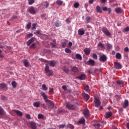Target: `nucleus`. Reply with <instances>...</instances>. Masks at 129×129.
Returning <instances> with one entry per match:
<instances>
[{
    "instance_id": "30",
    "label": "nucleus",
    "mask_w": 129,
    "mask_h": 129,
    "mask_svg": "<svg viewBox=\"0 0 129 129\" xmlns=\"http://www.w3.org/2000/svg\"><path fill=\"white\" fill-rule=\"evenodd\" d=\"M84 90L86 92H90V89H89V86L88 85H85L84 86Z\"/></svg>"
},
{
    "instance_id": "62",
    "label": "nucleus",
    "mask_w": 129,
    "mask_h": 129,
    "mask_svg": "<svg viewBox=\"0 0 129 129\" xmlns=\"http://www.w3.org/2000/svg\"><path fill=\"white\" fill-rule=\"evenodd\" d=\"M54 26H55V27H59L60 26V25H59V23H58V22H56L54 24Z\"/></svg>"
},
{
    "instance_id": "64",
    "label": "nucleus",
    "mask_w": 129,
    "mask_h": 129,
    "mask_svg": "<svg viewBox=\"0 0 129 129\" xmlns=\"http://www.w3.org/2000/svg\"><path fill=\"white\" fill-rule=\"evenodd\" d=\"M69 47H71L72 46V42H69L68 44Z\"/></svg>"
},
{
    "instance_id": "52",
    "label": "nucleus",
    "mask_w": 129,
    "mask_h": 129,
    "mask_svg": "<svg viewBox=\"0 0 129 129\" xmlns=\"http://www.w3.org/2000/svg\"><path fill=\"white\" fill-rule=\"evenodd\" d=\"M66 22L67 24H70L71 23V21H70V19L69 18H67L66 20Z\"/></svg>"
},
{
    "instance_id": "18",
    "label": "nucleus",
    "mask_w": 129,
    "mask_h": 129,
    "mask_svg": "<svg viewBox=\"0 0 129 129\" xmlns=\"http://www.w3.org/2000/svg\"><path fill=\"white\" fill-rule=\"evenodd\" d=\"M30 127L32 129H37V125L34 122H30Z\"/></svg>"
},
{
    "instance_id": "50",
    "label": "nucleus",
    "mask_w": 129,
    "mask_h": 129,
    "mask_svg": "<svg viewBox=\"0 0 129 129\" xmlns=\"http://www.w3.org/2000/svg\"><path fill=\"white\" fill-rule=\"evenodd\" d=\"M65 124H60L58 126L59 128H64L65 127Z\"/></svg>"
},
{
    "instance_id": "12",
    "label": "nucleus",
    "mask_w": 129,
    "mask_h": 129,
    "mask_svg": "<svg viewBox=\"0 0 129 129\" xmlns=\"http://www.w3.org/2000/svg\"><path fill=\"white\" fill-rule=\"evenodd\" d=\"M88 65H90V66H94L95 65V61L93 59H89L88 61Z\"/></svg>"
},
{
    "instance_id": "19",
    "label": "nucleus",
    "mask_w": 129,
    "mask_h": 129,
    "mask_svg": "<svg viewBox=\"0 0 129 129\" xmlns=\"http://www.w3.org/2000/svg\"><path fill=\"white\" fill-rule=\"evenodd\" d=\"M112 115V112H107L105 115V118H109L110 116Z\"/></svg>"
},
{
    "instance_id": "6",
    "label": "nucleus",
    "mask_w": 129,
    "mask_h": 129,
    "mask_svg": "<svg viewBox=\"0 0 129 129\" xmlns=\"http://www.w3.org/2000/svg\"><path fill=\"white\" fill-rule=\"evenodd\" d=\"M114 65L115 68H116L117 70H119L122 68V66L119 62H115L114 63Z\"/></svg>"
},
{
    "instance_id": "9",
    "label": "nucleus",
    "mask_w": 129,
    "mask_h": 129,
    "mask_svg": "<svg viewBox=\"0 0 129 129\" xmlns=\"http://www.w3.org/2000/svg\"><path fill=\"white\" fill-rule=\"evenodd\" d=\"M35 40H36V38H35L34 37H32L30 39H29L27 41V46H30V45H31L32 43H33V42H35Z\"/></svg>"
},
{
    "instance_id": "13",
    "label": "nucleus",
    "mask_w": 129,
    "mask_h": 129,
    "mask_svg": "<svg viewBox=\"0 0 129 129\" xmlns=\"http://www.w3.org/2000/svg\"><path fill=\"white\" fill-rule=\"evenodd\" d=\"M83 114H84V116H85V117H88V116H89V110H88L87 109L84 110Z\"/></svg>"
},
{
    "instance_id": "29",
    "label": "nucleus",
    "mask_w": 129,
    "mask_h": 129,
    "mask_svg": "<svg viewBox=\"0 0 129 129\" xmlns=\"http://www.w3.org/2000/svg\"><path fill=\"white\" fill-rule=\"evenodd\" d=\"M115 11L116 14H121V9H120V8H115Z\"/></svg>"
},
{
    "instance_id": "26",
    "label": "nucleus",
    "mask_w": 129,
    "mask_h": 129,
    "mask_svg": "<svg viewBox=\"0 0 129 129\" xmlns=\"http://www.w3.org/2000/svg\"><path fill=\"white\" fill-rule=\"evenodd\" d=\"M115 58L116 59L120 60V59H121V54H120L119 52H117L115 55Z\"/></svg>"
},
{
    "instance_id": "41",
    "label": "nucleus",
    "mask_w": 129,
    "mask_h": 129,
    "mask_svg": "<svg viewBox=\"0 0 129 129\" xmlns=\"http://www.w3.org/2000/svg\"><path fill=\"white\" fill-rule=\"evenodd\" d=\"M93 126L95 127V128H99V126H100V124L99 123L94 124Z\"/></svg>"
},
{
    "instance_id": "27",
    "label": "nucleus",
    "mask_w": 129,
    "mask_h": 129,
    "mask_svg": "<svg viewBox=\"0 0 129 129\" xmlns=\"http://www.w3.org/2000/svg\"><path fill=\"white\" fill-rule=\"evenodd\" d=\"M96 10L97 11V13H99L100 14H101V13H102V10H101V8H100V7H99V6L96 7Z\"/></svg>"
},
{
    "instance_id": "22",
    "label": "nucleus",
    "mask_w": 129,
    "mask_h": 129,
    "mask_svg": "<svg viewBox=\"0 0 129 129\" xmlns=\"http://www.w3.org/2000/svg\"><path fill=\"white\" fill-rule=\"evenodd\" d=\"M23 63L24 66H25L26 67H29L30 66V62H29V61H28V60L27 59H24L23 60Z\"/></svg>"
},
{
    "instance_id": "49",
    "label": "nucleus",
    "mask_w": 129,
    "mask_h": 129,
    "mask_svg": "<svg viewBox=\"0 0 129 129\" xmlns=\"http://www.w3.org/2000/svg\"><path fill=\"white\" fill-rule=\"evenodd\" d=\"M31 37H33V34L32 33H30L29 34H27L26 36V38H31Z\"/></svg>"
},
{
    "instance_id": "48",
    "label": "nucleus",
    "mask_w": 129,
    "mask_h": 129,
    "mask_svg": "<svg viewBox=\"0 0 129 129\" xmlns=\"http://www.w3.org/2000/svg\"><path fill=\"white\" fill-rule=\"evenodd\" d=\"M63 71H64V72H65L66 73H69V69H68V68H64V69H63Z\"/></svg>"
},
{
    "instance_id": "15",
    "label": "nucleus",
    "mask_w": 129,
    "mask_h": 129,
    "mask_svg": "<svg viewBox=\"0 0 129 129\" xmlns=\"http://www.w3.org/2000/svg\"><path fill=\"white\" fill-rule=\"evenodd\" d=\"M91 51V49H90V48H86L84 49V52L85 55H89V54H90Z\"/></svg>"
},
{
    "instance_id": "46",
    "label": "nucleus",
    "mask_w": 129,
    "mask_h": 129,
    "mask_svg": "<svg viewBox=\"0 0 129 129\" xmlns=\"http://www.w3.org/2000/svg\"><path fill=\"white\" fill-rule=\"evenodd\" d=\"M28 1L29 5H33V4L35 3L34 0H28Z\"/></svg>"
},
{
    "instance_id": "7",
    "label": "nucleus",
    "mask_w": 129,
    "mask_h": 129,
    "mask_svg": "<svg viewBox=\"0 0 129 129\" xmlns=\"http://www.w3.org/2000/svg\"><path fill=\"white\" fill-rule=\"evenodd\" d=\"M82 96L86 101H88V100L90 98V96L86 93H83Z\"/></svg>"
},
{
    "instance_id": "60",
    "label": "nucleus",
    "mask_w": 129,
    "mask_h": 129,
    "mask_svg": "<svg viewBox=\"0 0 129 129\" xmlns=\"http://www.w3.org/2000/svg\"><path fill=\"white\" fill-rule=\"evenodd\" d=\"M62 88L64 90H67V87L66 85L62 86Z\"/></svg>"
},
{
    "instance_id": "36",
    "label": "nucleus",
    "mask_w": 129,
    "mask_h": 129,
    "mask_svg": "<svg viewBox=\"0 0 129 129\" xmlns=\"http://www.w3.org/2000/svg\"><path fill=\"white\" fill-rule=\"evenodd\" d=\"M65 52H66V53H67L68 54H71L72 51L69 48H66L65 49Z\"/></svg>"
},
{
    "instance_id": "2",
    "label": "nucleus",
    "mask_w": 129,
    "mask_h": 129,
    "mask_svg": "<svg viewBox=\"0 0 129 129\" xmlns=\"http://www.w3.org/2000/svg\"><path fill=\"white\" fill-rule=\"evenodd\" d=\"M45 72L47 74V76H51V75H53V72L50 71L49 65L48 64H46L45 66Z\"/></svg>"
},
{
    "instance_id": "39",
    "label": "nucleus",
    "mask_w": 129,
    "mask_h": 129,
    "mask_svg": "<svg viewBox=\"0 0 129 129\" xmlns=\"http://www.w3.org/2000/svg\"><path fill=\"white\" fill-rule=\"evenodd\" d=\"M3 114H5L4 109L0 107V115H2Z\"/></svg>"
},
{
    "instance_id": "33",
    "label": "nucleus",
    "mask_w": 129,
    "mask_h": 129,
    "mask_svg": "<svg viewBox=\"0 0 129 129\" xmlns=\"http://www.w3.org/2000/svg\"><path fill=\"white\" fill-rule=\"evenodd\" d=\"M50 66L51 67H54L55 65H56V61H51L49 63Z\"/></svg>"
},
{
    "instance_id": "35",
    "label": "nucleus",
    "mask_w": 129,
    "mask_h": 129,
    "mask_svg": "<svg viewBox=\"0 0 129 129\" xmlns=\"http://www.w3.org/2000/svg\"><path fill=\"white\" fill-rule=\"evenodd\" d=\"M78 123L82 124L85 123V119H84V118H83L78 121Z\"/></svg>"
},
{
    "instance_id": "45",
    "label": "nucleus",
    "mask_w": 129,
    "mask_h": 129,
    "mask_svg": "<svg viewBox=\"0 0 129 129\" xmlns=\"http://www.w3.org/2000/svg\"><path fill=\"white\" fill-rule=\"evenodd\" d=\"M128 31H129V27H127L125 28L123 30V33H125L126 32H128Z\"/></svg>"
},
{
    "instance_id": "44",
    "label": "nucleus",
    "mask_w": 129,
    "mask_h": 129,
    "mask_svg": "<svg viewBox=\"0 0 129 129\" xmlns=\"http://www.w3.org/2000/svg\"><path fill=\"white\" fill-rule=\"evenodd\" d=\"M74 8H75V9H77V8H78V7H79V3H75L74 5Z\"/></svg>"
},
{
    "instance_id": "5",
    "label": "nucleus",
    "mask_w": 129,
    "mask_h": 129,
    "mask_svg": "<svg viewBox=\"0 0 129 129\" xmlns=\"http://www.w3.org/2000/svg\"><path fill=\"white\" fill-rule=\"evenodd\" d=\"M102 31L103 32V33H104L106 36H107L108 37H109V36L111 35V34L110 33V32H109V31H108V29H107V28L104 27L102 28Z\"/></svg>"
},
{
    "instance_id": "47",
    "label": "nucleus",
    "mask_w": 129,
    "mask_h": 129,
    "mask_svg": "<svg viewBox=\"0 0 129 129\" xmlns=\"http://www.w3.org/2000/svg\"><path fill=\"white\" fill-rule=\"evenodd\" d=\"M35 35H41V31L40 30H37L34 32Z\"/></svg>"
},
{
    "instance_id": "17",
    "label": "nucleus",
    "mask_w": 129,
    "mask_h": 129,
    "mask_svg": "<svg viewBox=\"0 0 129 129\" xmlns=\"http://www.w3.org/2000/svg\"><path fill=\"white\" fill-rule=\"evenodd\" d=\"M123 108H126L128 106V100H125L124 103L122 104Z\"/></svg>"
},
{
    "instance_id": "8",
    "label": "nucleus",
    "mask_w": 129,
    "mask_h": 129,
    "mask_svg": "<svg viewBox=\"0 0 129 129\" xmlns=\"http://www.w3.org/2000/svg\"><path fill=\"white\" fill-rule=\"evenodd\" d=\"M28 12L29 13H30V14H32L33 15H34V14H36V10H35V9H34V7H31L29 8Z\"/></svg>"
},
{
    "instance_id": "37",
    "label": "nucleus",
    "mask_w": 129,
    "mask_h": 129,
    "mask_svg": "<svg viewBox=\"0 0 129 129\" xmlns=\"http://www.w3.org/2000/svg\"><path fill=\"white\" fill-rule=\"evenodd\" d=\"M12 85L13 88H16V87H17V82H16L15 81H13L12 82Z\"/></svg>"
},
{
    "instance_id": "51",
    "label": "nucleus",
    "mask_w": 129,
    "mask_h": 129,
    "mask_svg": "<svg viewBox=\"0 0 129 129\" xmlns=\"http://www.w3.org/2000/svg\"><path fill=\"white\" fill-rule=\"evenodd\" d=\"M93 59H95L96 60L97 59V55H96V54L94 53L93 54Z\"/></svg>"
},
{
    "instance_id": "55",
    "label": "nucleus",
    "mask_w": 129,
    "mask_h": 129,
    "mask_svg": "<svg viewBox=\"0 0 129 129\" xmlns=\"http://www.w3.org/2000/svg\"><path fill=\"white\" fill-rule=\"evenodd\" d=\"M107 11H108V14L110 15V14L111 13V8H108Z\"/></svg>"
},
{
    "instance_id": "54",
    "label": "nucleus",
    "mask_w": 129,
    "mask_h": 129,
    "mask_svg": "<svg viewBox=\"0 0 129 129\" xmlns=\"http://www.w3.org/2000/svg\"><path fill=\"white\" fill-rule=\"evenodd\" d=\"M26 118H27V119H31V115H30V114H26Z\"/></svg>"
},
{
    "instance_id": "28",
    "label": "nucleus",
    "mask_w": 129,
    "mask_h": 129,
    "mask_svg": "<svg viewBox=\"0 0 129 129\" xmlns=\"http://www.w3.org/2000/svg\"><path fill=\"white\" fill-rule=\"evenodd\" d=\"M38 119H45V116H44L42 114H38Z\"/></svg>"
},
{
    "instance_id": "3",
    "label": "nucleus",
    "mask_w": 129,
    "mask_h": 129,
    "mask_svg": "<svg viewBox=\"0 0 129 129\" xmlns=\"http://www.w3.org/2000/svg\"><path fill=\"white\" fill-rule=\"evenodd\" d=\"M94 103L95 107H98V106H100V104H101L100 99L98 98H95Z\"/></svg>"
},
{
    "instance_id": "56",
    "label": "nucleus",
    "mask_w": 129,
    "mask_h": 129,
    "mask_svg": "<svg viewBox=\"0 0 129 129\" xmlns=\"http://www.w3.org/2000/svg\"><path fill=\"white\" fill-rule=\"evenodd\" d=\"M124 52H129L128 47H125L124 49Z\"/></svg>"
},
{
    "instance_id": "57",
    "label": "nucleus",
    "mask_w": 129,
    "mask_h": 129,
    "mask_svg": "<svg viewBox=\"0 0 129 129\" xmlns=\"http://www.w3.org/2000/svg\"><path fill=\"white\" fill-rule=\"evenodd\" d=\"M1 99L2 100H6L7 98L5 96H1Z\"/></svg>"
},
{
    "instance_id": "42",
    "label": "nucleus",
    "mask_w": 129,
    "mask_h": 129,
    "mask_svg": "<svg viewBox=\"0 0 129 129\" xmlns=\"http://www.w3.org/2000/svg\"><path fill=\"white\" fill-rule=\"evenodd\" d=\"M37 27V24L36 23H34L32 24V27L31 28V29L33 30H35V29H36Z\"/></svg>"
},
{
    "instance_id": "20",
    "label": "nucleus",
    "mask_w": 129,
    "mask_h": 129,
    "mask_svg": "<svg viewBox=\"0 0 129 129\" xmlns=\"http://www.w3.org/2000/svg\"><path fill=\"white\" fill-rule=\"evenodd\" d=\"M40 105H41V102L38 101V102H35L33 103V106L34 107H40Z\"/></svg>"
},
{
    "instance_id": "4",
    "label": "nucleus",
    "mask_w": 129,
    "mask_h": 129,
    "mask_svg": "<svg viewBox=\"0 0 129 129\" xmlns=\"http://www.w3.org/2000/svg\"><path fill=\"white\" fill-rule=\"evenodd\" d=\"M66 106L68 109H73V110H75V108H76V107H75L74 105L69 103H67L66 104Z\"/></svg>"
},
{
    "instance_id": "61",
    "label": "nucleus",
    "mask_w": 129,
    "mask_h": 129,
    "mask_svg": "<svg viewBox=\"0 0 129 129\" xmlns=\"http://www.w3.org/2000/svg\"><path fill=\"white\" fill-rule=\"evenodd\" d=\"M108 9L106 7H103V9H102L103 11H107Z\"/></svg>"
},
{
    "instance_id": "38",
    "label": "nucleus",
    "mask_w": 129,
    "mask_h": 129,
    "mask_svg": "<svg viewBox=\"0 0 129 129\" xmlns=\"http://www.w3.org/2000/svg\"><path fill=\"white\" fill-rule=\"evenodd\" d=\"M42 87L43 90H44L45 91H46V90L48 89V88H47V86L45 84H43L42 86Z\"/></svg>"
},
{
    "instance_id": "16",
    "label": "nucleus",
    "mask_w": 129,
    "mask_h": 129,
    "mask_svg": "<svg viewBox=\"0 0 129 129\" xmlns=\"http://www.w3.org/2000/svg\"><path fill=\"white\" fill-rule=\"evenodd\" d=\"M98 48H100L101 50H104L105 49V46H104V44H103L102 43L100 42L97 45Z\"/></svg>"
},
{
    "instance_id": "40",
    "label": "nucleus",
    "mask_w": 129,
    "mask_h": 129,
    "mask_svg": "<svg viewBox=\"0 0 129 129\" xmlns=\"http://www.w3.org/2000/svg\"><path fill=\"white\" fill-rule=\"evenodd\" d=\"M30 49H36V44L33 43L30 46Z\"/></svg>"
},
{
    "instance_id": "24",
    "label": "nucleus",
    "mask_w": 129,
    "mask_h": 129,
    "mask_svg": "<svg viewBox=\"0 0 129 129\" xmlns=\"http://www.w3.org/2000/svg\"><path fill=\"white\" fill-rule=\"evenodd\" d=\"M72 72H73L74 73H76V72H78V68L76 67H73L72 68Z\"/></svg>"
},
{
    "instance_id": "21",
    "label": "nucleus",
    "mask_w": 129,
    "mask_h": 129,
    "mask_svg": "<svg viewBox=\"0 0 129 129\" xmlns=\"http://www.w3.org/2000/svg\"><path fill=\"white\" fill-rule=\"evenodd\" d=\"M14 112H16V114L18 116H23V113H22V112H21L19 110H14Z\"/></svg>"
},
{
    "instance_id": "53",
    "label": "nucleus",
    "mask_w": 129,
    "mask_h": 129,
    "mask_svg": "<svg viewBox=\"0 0 129 129\" xmlns=\"http://www.w3.org/2000/svg\"><path fill=\"white\" fill-rule=\"evenodd\" d=\"M68 126L70 128H71V129H73V128H74V126L73 125H72V124H69V125H68Z\"/></svg>"
},
{
    "instance_id": "59",
    "label": "nucleus",
    "mask_w": 129,
    "mask_h": 129,
    "mask_svg": "<svg viewBox=\"0 0 129 129\" xmlns=\"http://www.w3.org/2000/svg\"><path fill=\"white\" fill-rule=\"evenodd\" d=\"M100 1L101 4H105L107 2V0H101Z\"/></svg>"
},
{
    "instance_id": "31",
    "label": "nucleus",
    "mask_w": 129,
    "mask_h": 129,
    "mask_svg": "<svg viewBox=\"0 0 129 129\" xmlns=\"http://www.w3.org/2000/svg\"><path fill=\"white\" fill-rule=\"evenodd\" d=\"M106 47L107 50H111V49H112V45H111L109 43H107L106 44Z\"/></svg>"
},
{
    "instance_id": "11",
    "label": "nucleus",
    "mask_w": 129,
    "mask_h": 129,
    "mask_svg": "<svg viewBox=\"0 0 129 129\" xmlns=\"http://www.w3.org/2000/svg\"><path fill=\"white\" fill-rule=\"evenodd\" d=\"M76 78L80 79V80H85V78H86V75H85V74H82L81 76L77 77Z\"/></svg>"
},
{
    "instance_id": "63",
    "label": "nucleus",
    "mask_w": 129,
    "mask_h": 129,
    "mask_svg": "<svg viewBox=\"0 0 129 129\" xmlns=\"http://www.w3.org/2000/svg\"><path fill=\"white\" fill-rule=\"evenodd\" d=\"M45 8H48V7H49V3L48 2H45Z\"/></svg>"
},
{
    "instance_id": "34",
    "label": "nucleus",
    "mask_w": 129,
    "mask_h": 129,
    "mask_svg": "<svg viewBox=\"0 0 129 129\" xmlns=\"http://www.w3.org/2000/svg\"><path fill=\"white\" fill-rule=\"evenodd\" d=\"M56 4H57V5H58V6H62V5L63 4V1L61 0H57L56 2Z\"/></svg>"
},
{
    "instance_id": "23",
    "label": "nucleus",
    "mask_w": 129,
    "mask_h": 129,
    "mask_svg": "<svg viewBox=\"0 0 129 129\" xmlns=\"http://www.w3.org/2000/svg\"><path fill=\"white\" fill-rule=\"evenodd\" d=\"M50 46L52 48H55L56 47V40H53L52 42L50 43Z\"/></svg>"
},
{
    "instance_id": "25",
    "label": "nucleus",
    "mask_w": 129,
    "mask_h": 129,
    "mask_svg": "<svg viewBox=\"0 0 129 129\" xmlns=\"http://www.w3.org/2000/svg\"><path fill=\"white\" fill-rule=\"evenodd\" d=\"M8 85L6 83H2L0 84V88H2L3 89L5 88H7Z\"/></svg>"
},
{
    "instance_id": "32",
    "label": "nucleus",
    "mask_w": 129,
    "mask_h": 129,
    "mask_svg": "<svg viewBox=\"0 0 129 129\" xmlns=\"http://www.w3.org/2000/svg\"><path fill=\"white\" fill-rule=\"evenodd\" d=\"M76 57L78 60H82V57L81 56V55H80L79 54H76Z\"/></svg>"
},
{
    "instance_id": "58",
    "label": "nucleus",
    "mask_w": 129,
    "mask_h": 129,
    "mask_svg": "<svg viewBox=\"0 0 129 129\" xmlns=\"http://www.w3.org/2000/svg\"><path fill=\"white\" fill-rule=\"evenodd\" d=\"M49 92L50 93H52V92H54V89L49 88Z\"/></svg>"
},
{
    "instance_id": "43",
    "label": "nucleus",
    "mask_w": 129,
    "mask_h": 129,
    "mask_svg": "<svg viewBox=\"0 0 129 129\" xmlns=\"http://www.w3.org/2000/svg\"><path fill=\"white\" fill-rule=\"evenodd\" d=\"M32 23L31 22H29L28 24L27 25V28L28 29V30H30L31 29Z\"/></svg>"
},
{
    "instance_id": "14",
    "label": "nucleus",
    "mask_w": 129,
    "mask_h": 129,
    "mask_svg": "<svg viewBox=\"0 0 129 129\" xmlns=\"http://www.w3.org/2000/svg\"><path fill=\"white\" fill-rule=\"evenodd\" d=\"M78 35H80V36H82L85 34V31H84L83 28H81L78 30Z\"/></svg>"
},
{
    "instance_id": "10",
    "label": "nucleus",
    "mask_w": 129,
    "mask_h": 129,
    "mask_svg": "<svg viewBox=\"0 0 129 129\" xmlns=\"http://www.w3.org/2000/svg\"><path fill=\"white\" fill-rule=\"evenodd\" d=\"M107 59V58L106 57V56L104 54L101 55L100 57V61H102V62H105Z\"/></svg>"
},
{
    "instance_id": "1",
    "label": "nucleus",
    "mask_w": 129,
    "mask_h": 129,
    "mask_svg": "<svg viewBox=\"0 0 129 129\" xmlns=\"http://www.w3.org/2000/svg\"><path fill=\"white\" fill-rule=\"evenodd\" d=\"M41 96L43 98V99H44L45 102H47V105L48 106V108L49 109H52V108H54V106L55 104H54V102L53 101L48 99V96L45 94V93L42 92L40 93Z\"/></svg>"
}]
</instances>
